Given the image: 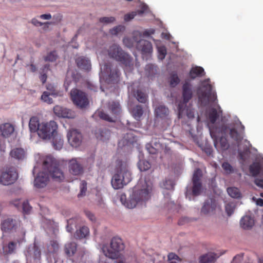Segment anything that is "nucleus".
<instances>
[{"label": "nucleus", "instance_id": "obj_1", "mask_svg": "<svg viewBox=\"0 0 263 263\" xmlns=\"http://www.w3.org/2000/svg\"><path fill=\"white\" fill-rule=\"evenodd\" d=\"M153 189V183L150 179L141 178L129 199L124 203L125 206L128 209H133L138 204L145 203L151 198Z\"/></svg>", "mask_w": 263, "mask_h": 263}, {"label": "nucleus", "instance_id": "obj_2", "mask_svg": "<svg viewBox=\"0 0 263 263\" xmlns=\"http://www.w3.org/2000/svg\"><path fill=\"white\" fill-rule=\"evenodd\" d=\"M108 54L112 59L123 65L126 70L132 71L134 68V62L132 57L125 52L117 44L111 45L108 49Z\"/></svg>", "mask_w": 263, "mask_h": 263}, {"label": "nucleus", "instance_id": "obj_3", "mask_svg": "<svg viewBox=\"0 0 263 263\" xmlns=\"http://www.w3.org/2000/svg\"><path fill=\"white\" fill-rule=\"evenodd\" d=\"M131 180V174L127 169L126 165L123 164L121 161H118L116 173L111 180L112 187L116 190L122 189Z\"/></svg>", "mask_w": 263, "mask_h": 263}, {"label": "nucleus", "instance_id": "obj_4", "mask_svg": "<svg viewBox=\"0 0 263 263\" xmlns=\"http://www.w3.org/2000/svg\"><path fill=\"white\" fill-rule=\"evenodd\" d=\"M124 249L123 240L118 237H114L111 239L109 247L107 245H104L102 247L104 255L112 259L123 258L122 252Z\"/></svg>", "mask_w": 263, "mask_h": 263}, {"label": "nucleus", "instance_id": "obj_5", "mask_svg": "<svg viewBox=\"0 0 263 263\" xmlns=\"http://www.w3.org/2000/svg\"><path fill=\"white\" fill-rule=\"evenodd\" d=\"M43 164L44 168L47 170L53 181L61 182L64 180V173L60 167L59 163L53 158L46 157Z\"/></svg>", "mask_w": 263, "mask_h": 263}, {"label": "nucleus", "instance_id": "obj_6", "mask_svg": "<svg viewBox=\"0 0 263 263\" xmlns=\"http://www.w3.org/2000/svg\"><path fill=\"white\" fill-rule=\"evenodd\" d=\"M64 252L72 263H82L86 254L85 249L78 248L77 243L73 241L68 242L65 244Z\"/></svg>", "mask_w": 263, "mask_h": 263}, {"label": "nucleus", "instance_id": "obj_7", "mask_svg": "<svg viewBox=\"0 0 263 263\" xmlns=\"http://www.w3.org/2000/svg\"><path fill=\"white\" fill-rule=\"evenodd\" d=\"M212 86L210 79H207L201 82V85L197 89L198 99L201 103L209 101L214 102L217 100L216 95L212 91Z\"/></svg>", "mask_w": 263, "mask_h": 263}, {"label": "nucleus", "instance_id": "obj_8", "mask_svg": "<svg viewBox=\"0 0 263 263\" xmlns=\"http://www.w3.org/2000/svg\"><path fill=\"white\" fill-rule=\"evenodd\" d=\"M58 125L54 121L42 122L37 134L43 139H50L57 134Z\"/></svg>", "mask_w": 263, "mask_h": 263}, {"label": "nucleus", "instance_id": "obj_9", "mask_svg": "<svg viewBox=\"0 0 263 263\" xmlns=\"http://www.w3.org/2000/svg\"><path fill=\"white\" fill-rule=\"evenodd\" d=\"M107 107L113 117L109 116L102 110L98 112V116L103 120L110 122H115V118H116L117 116H119L121 112V107L120 103L118 101H112L107 103Z\"/></svg>", "mask_w": 263, "mask_h": 263}, {"label": "nucleus", "instance_id": "obj_10", "mask_svg": "<svg viewBox=\"0 0 263 263\" xmlns=\"http://www.w3.org/2000/svg\"><path fill=\"white\" fill-rule=\"evenodd\" d=\"M182 96L183 101L179 102L177 106L179 117H181L183 113L184 110L183 107L186 106V104H187L193 97L192 85L189 80H185L183 84Z\"/></svg>", "mask_w": 263, "mask_h": 263}, {"label": "nucleus", "instance_id": "obj_11", "mask_svg": "<svg viewBox=\"0 0 263 263\" xmlns=\"http://www.w3.org/2000/svg\"><path fill=\"white\" fill-rule=\"evenodd\" d=\"M70 98L74 105L80 108H85L89 104L87 96L84 92L77 88L70 91Z\"/></svg>", "mask_w": 263, "mask_h": 263}, {"label": "nucleus", "instance_id": "obj_12", "mask_svg": "<svg viewBox=\"0 0 263 263\" xmlns=\"http://www.w3.org/2000/svg\"><path fill=\"white\" fill-rule=\"evenodd\" d=\"M17 178L18 173L16 169L11 167L2 172L0 176V183L4 185H9L14 183Z\"/></svg>", "mask_w": 263, "mask_h": 263}, {"label": "nucleus", "instance_id": "obj_13", "mask_svg": "<svg viewBox=\"0 0 263 263\" xmlns=\"http://www.w3.org/2000/svg\"><path fill=\"white\" fill-rule=\"evenodd\" d=\"M202 174L200 168H196L193 174L192 178L193 186L192 189V194L194 196L199 195L202 192V183L201 178Z\"/></svg>", "mask_w": 263, "mask_h": 263}, {"label": "nucleus", "instance_id": "obj_14", "mask_svg": "<svg viewBox=\"0 0 263 263\" xmlns=\"http://www.w3.org/2000/svg\"><path fill=\"white\" fill-rule=\"evenodd\" d=\"M21 237L16 239V241H11L3 247V253L5 256H8L16 252L17 245H20L25 241V232L22 231Z\"/></svg>", "mask_w": 263, "mask_h": 263}, {"label": "nucleus", "instance_id": "obj_15", "mask_svg": "<svg viewBox=\"0 0 263 263\" xmlns=\"http://www.w3.org/2000/svg\"><path fill=\"white\" fill-rule=\"evenodd\" d=\"M67 138L69 144L72 146L77 147L82 142V136L81 133L77 129H72L68 132Z\"/></svg>", "mask_w": 263, "mask_h": 263}, {"label": "nucleus", "instance_id": "obj_16", "mask_svg": "<svg viewBox=\"0 0 263 263\" xmlns=\"http://www.w3.org/2000/svg\"><path fill=\"white\" fill-rule=\"evenodd\" d=\"M68 164V171L70 174L74 176H79L83 173V167L77 158L70 160Z\"/></svg>", "mask_w": 263, "mask_h": 263}, {"label": "nucleus", "instance_id": "obj_17", "mask_svg": "<svg viewBox=\"0 0 263 263\" xmlns=\"http://www.w3.org/2000/svg\"><path fill=\"white\" fill-rule=\"evenodd\" d=\"M103 72L105 73L109 74V81L112 83H117L119 81L120 73L119 70L116 68L112 70L110 63H106L103 67Z\"/></svg>", "mask_w": 263, "mask_h": 263}, {"label": "nucleus", "instance_id": "obj_18", "mask_svg": "<svg viewBox=\"0 0 263 263\" xmlns=\"http://www.w3.org/2000/svg\"><path fill=\"white\" fill-rule=\"evenodd\" d=\"M25 255L27 259H33L34 262L40 260L41 252L40 248L35 243L28 247Z\"/></svg>", "mask_w": 263, "mask_h": 263}, {"label": "nucleus", "instance_id": "obj_19", "mask_svg": "<svg viewBox=\"0 0 263 263\" xmlns=\"http://www.w3.org/2000/svg\"><path fill=\"white\" fill-rule=\"evenodd\" d=\"M53 112L59 117L71 119L75 117V114L73 111L59 105L54 107Z\"/></svg>", "mask_w": 263, "mask_h": 263}, {"label": "nucleus", "instance_id": "obj_20", "mask_svg": "<svg viewBox=\"0 0 263 263\" xmlns=\"http://www.w3.org/2000/svg\"><path fill=\"white\" fill-rule=\"evenodd\" d=\"M49 180L48 174L44 172H40L34 178V185L38 189L44 188L47 185Z\"/></svg>", "mask_w": 263, "mask_h": 263}, {"label": "nucleus", "instance_id": "obj_21", "mask_svg": "<svg viewBox=\"0 0 263 263\" xmlns=\"http://www.w3.org/2000/svg\"><path fill=\"white\" fill-rule=\"evenodd\" d=\"M19 224V221L12 218H8L2 222L1 229L3 231L8 232L15 230Z\"/></svg>", "mask_w": 263, "mask_h": 263}, {"label": "nucleus", "instance_id": "obj_22", "mask_svg": "<svg viewBox=\"0 0 263 263\" xmlns=\"http://www.w3.org/2000/svg\"><path fill=\"white\" fill-rule=\"evenodd\" d=\"M136 47L137 49L141 51L143 54L151 53L153 51V47L151 43L145 40H140L137 41Z\"/></svg>", "mask_w": 263, "mask_h": 263}, {"label": "nucleus", "instance_id": "obj_23", "mask_svg": "<svg viewBox=\"0 0 263 263\" xmlns=\"http://www.w3.org/2000/svg\"><path fill=\"white\" fill-rule=\"evenodd\" d=\"M217 206L216 201L213 199H210L206 200L201 210V213L204 215H207L213 212Z\"/></svg>", "mask_w": 263, "mask_h": 263}, {"label": "nucleus", "instance_id": "obj_24", "mask_svg": "<svg viewBox=\"0 0 263 263\" xmlns=\"http://www.w3.org/2000/svg\"><path fill=\"white\" fill-rule=\"evenodd\" d=\"M76 63L77 66L82 70L89 71L91 69V63L87 58L79 57L76 59Z\"/></svg>", "mask_w": 263, "mask_h": 263}, {"label": "nucleus", "instance_id": "obj_25", "mask_svg": "<svg viewBox=\"0 0 263 263\" xmlns=\"http://www.w3.org/2000/svg\"><path fill=\"white\" fill-rule=\"evenodd\" d=\"M14 130V126L10 123H6L0 125L1 134L4 138L9 137Z\"/></svg>", "mask_w": 263, "mask_h": 263}, {"label": "nucleus", "instance_id": "obj_26", "mask_svg": "<svg viewBox=\"0 0 263 263\" xmlns=\"http://www.w3.org/2000/svg\"><path fill=\"white\" fill-rule=\"evenodd\" d=\"M216 259V254L213 252L203 254L198 258L199 263H214Z\"/></svg>", "mask_w": 263, "mask_h": 263}, {"label": "nucleus", "instance_id": "obj_27", "mask_svg": "<svg viewBox=\"0 0 263 263\" xmlns=\"http://www.w3.org/2000/svg\"><path fill=\"white\" fill-rule=\"evenodd\" d=\"M254 224V219L250 216H245L240 221V225L243 229H250Z\"/></svg>", "mask_w": 263, "mask_h": 263}, {"label": "nucleus", "instance_id": "obj_28", "mask_svg": "<svg viewBox=\"0 0 263 263\" xmlns=\"http://www.w3.org/2000/svg\"><path fill=\"white\" fill-rule=\"evenodd\" d=\"M10 155L14 159L20 160L25 158L26 152L22 148H14L11 151Z\"/></svg>", "mask_w": 263, "mask_h": 263}, {"label": "nucleus", "instance_id": "obj_29", "mask_svg": "<svg viewBox=\"0 0 263 263\" xmlns=\"http://www.w3.org/2000/svg\"><path fill=\"white\" fill-rule=\"evenodd\" d=\"M41 123H40L39 118L36 116H33L30 118L29 127L31 133H39Z\"/></svg>", "mask_w": 263, "mask_h": 263}, {"label": "nucleus", "instance_id": "obj_30", "mask_svg": "<svg viewBox=\"0 0 263 263\" xmlns=\"http://www.w3.org/2000/svg\"><path fill=\"white\" fill-rule=\"evenodd\" d=\"M89 229L87 227L83 226L77 230L74 234V237L77 239H82L89 236Z\"/></svg>", "mask_w": 263, "mask_h": 263}, {"label": "nucleus", "instance_id": "obj_31", "mask_svg": "<svg viewBox=\"0 0 263 263\" xmlns=\"http://www.w3.org/2000/svg\"><path fill=\"white\" fill-rule=\"evenodd\" d=\"M205 75L204 69L200 66H195L190 70L189 76L192 79L197 77H200Z\"/></svg>", "mask_w": 263, "mask_h": 263}, {"label": "nucleus", "instance_id": "obj_32", "mask_svg": "<svg viewBox=\"0 0 263 263\" xmlns=\"http://www.w3.org/2000/svg\"><path fill=\"white\" fill-rule=\"evenodd\" d=\"M134 97L141 103H146L148 101V95L142 90L137 89L133 92Z\"/></svg>", "mask_w": 263, "mask_h": 263}, {"label": "nucleus", "instance_id": "obj_33", "mask_svg": "<svg viewBox=\"0 0 263 263\" xmlns=\"http://www.w3.org/2000/svg\"><path fill=\"white\" fill-rule=\"evenodd\" d=\"M261 171V175L263 176V166L259 162H253L249 166V171L251 174L254 176H257L260 171Z\"/></svg>", "mask_w": 263, "mask_h": 263}, {"label": "nucleus", "instance_id": "obj_34", "mask_svg": "<svg viewBox=\"0 0 263 263\" xmlns=\"http://www.w3.org/2000/svg\"><path fill=\"white\" fill-rule=\"evenodd\" d=\"M155 112L156 116L161 118H166L169 114L168 108L162 105L156 107Z\"/></svg>", "mask_w": 263, "mask_h": 263}, {"label": "nucleus", "instance_id": "obj_35", "mask_svg": "<svg viewBox=\"0 0 263 263\" xmlns=\"http://www.w3.org/2000/svg\"><path fill=\"white\" fill-rule=\"evenodd\" d=\"M159 146V143H157L152 140L150 143L146 145V148L149 154H156L158 153V147Z\"/></svg>", "mask_w": 263, "mask_h": 263}, {"label": "nucleus", "instance_id": "obj_36", "mask_svg": "<svg viewBox=\"0 0 263 263\" xmlns=\"http://www.w3.org/2000/svg\"><path fill=\"white\" fill-rule=\"evenodd\" d=\"M132 113L134 118L136 120L139 121L143 114L142 106L140 105H136L132 109Z\"/></svg>", "mask_w": 263, "mask_h": 263}, {"label": "nucleus", "instance_id": "obj_37", "mask_svg": "<svg viewBox=\"0 0 263 263\" xmlns=\"http://www.w3.org/2000/svg\"><path fill=\"white\" fill-rule=\"evenodd\" d=\"M227 192L233 198L239 199L241 198V193L237 187H229L227 189Z\"/></svg>", "mask_w": 263, "mask_h": 263}, {"label": "nucleus", "instance_id": "obj_38", "mask_svg": "<svg viewBox=\"0 0 263 263\" xmlns=\"http://www.w3.org/2000/svg\"><path fill=\"white\" fill-rule=\"evenodd\" d=\"M230 136L231 138L234 139L237 143H239L243 139V136L238 133L235 128H231L230 129Z\"/></svg>", "mask_w": 263, "mask_h": 263}, {"label": "nucleus", "instance_id": "obj_39", "mask_svg": "<svg viewBox=\"0 0 263 263\" xmlns=\"http://www.w3.org/2000/svg\"><path fill=\"white\" fill-rule=\"evenodd\" d=\"M52 144L55 149L60 150L63 145V140L60 136L55 135L52 138Z\"/></svg>", "mask_w": 263, "mask_h": 263}, {"label": "nucleus", "instance_id": "obj_40", "mask_svg": "<svg viewBox=\"0 0 263 263\" xmlns=\"http://www.w3.org/2000/svg\"><path fill=\"white\" fill-rule=\"evenodd\" d=\"M184 110L183 111V113L181 117H179V113L178 114V118H181L184 115H186L187 117L189 119H193L195 117V112L194 109L192 108L191 106H187V104H186V106L183 107Z\"/></svg>", "mask_w": 263, "mask_h": 263}, {"label": "nucleus", "instance_id": "obj_41", "mask_svg": "<svg viewBox=\"0 0 263 263\" xmlns=\"http://www.w3.org/2000/svg\"><path fill=\"white\" fill-rule=\"evenodd\" d=\"M219 115L217 111V110L212 108L209 111L208 115V119L211 124H214L216 120L218 119Z\"/></svg>", "mask_w": 263, "mask_h": 263}, {"label": "nucleus", "instance_id": "obj_42", "mask_svg": "<svg viewBox=\"0 0 263 263\" xmlns=\"http://www.w3.org/2000/svg\"><path fill=\"white\" fill-rule=\"evenodd\" d=\"M138 166L140 171H146L151 167V163L145 160H140L138 163Z\"/></svg>", "mask_w": 263, "mask_h": 263}, {"label": "nucleus", "instance_id": "obj_43", "mask_svg": "<svg viewBox=\"0 0 263 263\" xmlns=\"http://www.w3.org/2000/svg\"><path fill=\"white\" fill-rule=\"evenodd\" d=\"M96 137L98 139H99L102 141H105L108 140L110 137V133L108 129H104L100 131L99 135L96 134Z\"/></svg>", "mask_w": 263, "mask_h": 263}, {"label": "nucleus", "instance_id": "obj_44", "mask_svg": "<svg viewBox=\"0 0 263 263\" xmlns=\"http://www.w3.org/2000/svg\"><path fill=\"white\" fill-rule=\"evenodd\" d=\"M50 95L55 96V93L53 92L44 91L41 96V100L48 104H51L53 101L52 99L50 97Z\"/></svg>", "mask_w": 263, "mask_h": 263}, {"label": "nucleus", "instance_id": "obj_45", "mask_svg": "<svg viewBox=\"0 0 263 263\" xmlns=\"http://www.w3.org/2000/svg\"><path fill=\"white\" fill-rule=\"evenodd\" d=\"M236 208L235 203L232 202L227 203L225 205V211L228 216H230L234 213Z\"/></svg>", "mask_w": 263, "mask_h": 263}, {"label": "nucleus", "instance_id": "obj_46", "mask_svg": "<svg viewBox=\"0 0 263 263\" xmlns=\"http://www.w3.org/2000/svg\"><path fill=\"white\" fill-rule=\"evenodd\" d=\"M180 79L176 73H173L171 74L170 80V85L172 87H175L180 82Z\"/></svg>", "mask_w": 263, "mask_h": 263}, {"label": "nucleus", "instance_id": "obj_47", "mask_svg": "<svg viewBox=\"0 0 263 263\" xmlns=\"http://www.w3.org/2000/svg\"><path fill=\"white\" fill-rule=\"evenodd\" d=\"M59 248V243L55 240H51L50 242V245L48 246V249L51 253H56Z\"/></svg>", "mask_w": 263, "mask_h": 263}, {"label": "nucleus", "instance_id": "obj_48", "mask_svg": "<svg viewBox=\"0 0 263 263\" xmlns=\"http://www.w3.org/2000/svg\"><path fill=\"white\" fill-rule=\"evenodd\" d=\"M80 188V192L78 195L79 197L83 196L86 194L87 191V182L86 181L83 180L81 182Z\"/></svg>", "mask_w": 263, "mask_h": 263}, {"label": "nucleus", "instance_id": "obj_49", "mask_svg": "<svg viewBox=\"0 0 263 263\" xmlns=\"http://www.w3.org/2000/svg\"><path fill=\"white\" fill-rule=\"evenodd\" d=\"M155 33V30L153 29H150L145 30L142 33H140L139 32H137L135 33L136 35H138L140 37H149L152 34H153Z\"/></svg>", "mask_w": 263, "mask_h": 263}, {"label": "nucleus", "instance_id": "obj_50", "mask_svg": "<svg viewBox=\"0 0 263 263\" xmlns=\"http://www.w3.org/2000/svg\"><path fill=\"white\" fill-rule=\"evenodd\" d=\"M219 143L222 150L225 151L229 148V144L228 140L224 137H221L219 140Z\"/></svg>", "mask_w": 263, "mask_h": 263}, {"label": "nucleus", "instance_id": "obj_51", "mask_svg": "<svg viewBox=\"0 0 263 263\" xmlns=\"http://www.w3.org/2000/svg\"><path fill=\"white\" fill-rule=\"evenodd\" d=\"M222 167L227 174H231L233 172V168L231 165L228 162H224L222 164Z\"/></svg>", "mask_w": 263, "mask_h": 263}, {"label": "nucleus", "instance_id": "obj_52", "mask_svg": "<svg viewBox=\"0 0 263 263\" xmlns=\"http://www.w3.org/2000/svg\"><path fill=\"white\" fill-rule=\"evenodd\" d=\"M57 58V54H56V52L53 51L48 53V55L44 58V60L45 61L54 62L56 60Z\"/></svg>", "mask_w": 263, "mask_h": 263}, {"label": "nucleus", "instance_id": "obj_53", "mask_svg": "<svg viewBox=\"0 0 263 263\" xmlns=\"http://www.w3.org/2000/svg\"><path fill=\"white\" fill-rule=\"evenodd\" d=\"M22 208L23 212L26 214H29L32 210V207L30 205L28 201L23 202Z\"/></svg>", "mask_w": 263, "mask_h": 263}, {"label": "nucleus", "instance_id": "obj_54", "mask_svg": "<svg viewBox=\"0 0 263 263\" xmlns=\"http://www.w3.org/2000/svg\"><path fill=\"white\" fill-rule=\"evenodd\" d=\"M116 20L115 18L113 16L110 17H102L100 18L99 21L101 23L108 24L113 23Z\"/></svg>", "mask_w": 263, "mask_h": 263}, {"label": "nucleus", "instance_id": "obj_55", "mask_svg": "<svg viewBox=\"0 0 263 263\" xmlns=\"http://www.w3.org/2000/svg\"><path fill=\"white\" fill-rule=\"evenodd\" d=\"M124 27L121 25L116 26L110 30V33L112 35H117L119 32H121Z\"/></svg>", "mask_w": 263, "mask_h": 263}, {"label": "nucleus", "instance_id": "obj_56", "mask_svg": "<svg viewBox=\"0 0 263 263\" xmlns=\"http://www.w3.org/2000/svg\"><path fill=\"white\" fill-rule=\"evenodd\" d=\"M158 52H159V58L161 60H163L164 59L166 54V50L164 47H160L158 48Z\"/></svg>", "mask_w": 263, "mask_h": 263}, {"label": "nucleus", "instance_id": "obj_57", "mask_svg": "<svg viewBox=\"0 0 263 263\" xmlns=\"http://www.w3.org/2000/svg\"><path fill=\"white\" fill-rule=\"evenodd\" d=\"M164 186L167 190H173L174 187V183L171 180H166L164 183Z\"/></svg>", "mask_w": 263, "mask_h": 263}, {"label": "nucleus", "instance_id": "obj_58", "mask_svg": "<svg viewBox=\"0 0 263 263\" xmlns=\"http://www.w3.org/2000/svg\"><path fill=\"white\" fill-rule=\"evenodd\" d=\"M137 15L136 12H132L130 13L126 14L124 15V19L125 21L128 22L134 18Z\"/></svg>", "mask_w": 263, "mask_h": 263}, {"label": "nucleus", "instance_id": "obj_59", "mask_svg": "<svg viewBox=\"0 0 263 263\" xmlns=\"http://www.w3.org/2000/svg\"><path fill=\"white\" fill-rule=\"evenodd\" d=\"M84 213L87 217L91 221L95 220V215L89 211H85Z\"/></svg>", "mask_w": 263, "mask_h": 263}, {"label": "nucleus", "instance_id": "obj_60", "mask_svg": "<svg viewBox=\"0 0 263 263\" xmlns=\"http://www.w3.org/2000/svg\"><path fill=\"white\" fill-rule=\"evenodd\" d=\"M68 72H67V76L66 77L65 80L64 82V86L66 90L68 89V87L71 83V81L70 79H69V78L68 77Z\"/></svg>", "mask_w": 263, "mask_h": 263}, {"label": "nucleus", "instance_id": "obj_61", "mask_svg": "<svg viewBox=\"0 0 263 263\" xmlns=\"http://www.w3.org/2000/svg\"><path fill=\"white\" fill-rule=\"evenodd\" d=\"M255 184L258 187L263 189V179L255 178L254 180Z\"/></svg>", "mask_w": 263, "mask_h": 263}, {"label": "nucleus", "instance_id": "obj_62", "mask_svg": "<svg viewBox=\"0 0 263 263\" xmlns=\"http://www.w3.org/2000/svg\"><path fill=\"white\" fill-rule=\"evenodd\" d=\"M179 258L178 256L174 253H170L168 255V259L169 260H172L173 259L178 260V259H179Z\"/></svg>", "mask_w": 263, "mask_h": 263}, {"label": "nucleus", "instance_id": "obj_63", "mask_svg": "<svg viewBox=\"0 0 263 263\" xmlns=\"http://www.w3.org/2000/svg\"><path fill=\"white\" fill-rule=\"evenodd\" d=\"M253 200L256 202V203L257 205L262 206H263V199L261 198H256L255 197H253Z\"/></svg>", "mask_w": 263, "mask_h": 263}, {"label": "nucleus", "instance_id": "obj_64", "mask_svg": "<svg viewBox=\"0 0 263 263\" xmlns=\"http://www.w3.org/2000/svg\"><path fill=\"white\" fill-rule=\"evenodd\" d=\"M31 23L36 26H41L43 25V23L39 21L36 18H33L31 20Z\"/></svg>", "mask_w": 263, "mask_h": 263}]
</instances>
